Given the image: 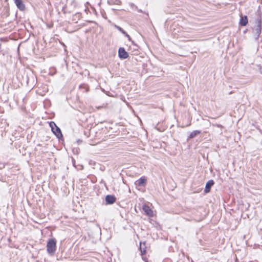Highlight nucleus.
I'll list each match as a JSON object with an SVG mask.
<instances>
[{"label":"nucleus","instance_id":"f257e3e1","mask_svg":"<svg viewBox=\"0 0 262 262\" xmlns=\"http://www.w3.org/2000/svg\"><path fill=\"white\" fill-rule=\"evenodd\" d=\"M56 242L54 239L49 240L47 245V251L49 254H53L56 250Z\"/></svg>","mask_w":262,"mask_h":262},{"label":"nucleus","instance_id":"f03ea898","mask_svg":"<svg viewBox=\"0 0 262 262\" xmlns=\"http://www.w3.org/2000/svg\"><path fill=\"white\" fill-rule=\"evenodd\" d=\"M50 126L51 128L53 133L58 138L60 139L62 137V135L60 129L56 125L54 122H51L50 123Z\"/></svg>","mask_w":262,"mask_h":262},{"label":"nucleus","instance_id":"7ed1b4c3","mask_svg":"<svg viewBox=\"0 0 262 262\" xmlns=\"http://www.w3.org/2000/svg\"><path fill=\"white\" fill-rule=\"evenodd\" d=\"M119 56L120 58L125 59L128 57V53L123 48H120L118 51Z\"/></svg>","mask_w":262,"mask_h":262},{"label":"nucleus","instance_id":"20e7f679","mask_svg":"<svg viewBox=\"0 0 262 262\" xmlns=\"http://www.w3.org/2000/svg\"><path fill=\"white\" fill-rule=\"evenodd\" d=\"M15 4L17 6V8L21 11H23L25 9V6L23 4L22 0H14Z\"/></svg>","mask_w":262,"mask_h":262},{"label":"nucleus","instance_id":"39448f33","mask_svg":"<svg viewBox=\"0 0 262 262\" xmlns=\"http://www.w3.org/2000/svg\"><path fill=\"white\" fill-rule=\"evenodd\" d=\"M143 210H144L146 215L149 216H151L153 215V211L148 206H146L145 205H143Z\"/></svg>","mask_w":262,"mask_h":262},{"label":"nucleus","instance_id":"423d86ee","mask_svg":"<svg viewBox=\"0 0 262 262\" xmlns=\"http://www.w3.org/2000/svg\"><path fill=\"white\" fill-rule=\"evenodd\" d=\"M214 184V182L213 180L209 181L206 184L205 188L204 191L205 193H208L210 191L211 187Z\"/></svg>","mask_w":262,"mask_h":262},{"label":"nucleus","instance_id":"0eeeda50","mask_svg":"<svg viewBox=\"0 0 262 262\" xmlns=\"http://www.w3.org/2000/svg\"><path fill=\"white\" fill-rule=\"evenodd\" d=\"M147 180L144 177L141 178L138 180L136 181L135 184L138 186H145Z\"/></svg>","mask_w":262,"mask_h":262},{"label":"nucleus","instance_id":"6e6552de","mask_svg":"<svg viewBox=\"0 0 262 262\" xmlns=\"http://www.w3.org/2000/svg\"><path fill=\"white\" fill-rule=\"evenodd\" d=\"M105 201L108 204H113L115 202V198L112 195H107Z\"/></svg>","mask_w":262,"mask_h":262},{"label":"nucleus","instance_id":"1a4fd4ad","mask_svg":"<svg viewBox=\"0 0 262 262\" xmlns=\"http://www.w3.org/2000/svg\"><path fill=\"white\" fill-rule=\"evenodd\" d=\"M240 25L243 26H246L248 23V18L246 16L242 17L240 19Z\"/></svg>","mask_w":262,"mask_h":262},{"label":"nucleus","instance_id":"9d476101","mask_svg":"<svg viewBox=\"0 0 262 262\" xmlns=\"http://www.w3.org/2000/svg\"><path fill=\"white\" fill-rule=\"evenodd\" d=\"M200 133V132L198 130H194V131H193L190 134V136L189 137V138H193L194 137H195L196 135H198V134H199Z\"/></svg>","mask_w":262,"mask_h":262},{"label":"nucleus","instance_id":"9b49d317","mask_svg":"<svg viewBox=\"0 0 262 262\" xmlns=\"http://www.w3.org/2000/svg\"><path fill=\"white\" fill-rule=\"evenodd\" d=\"M140 249L141 253L142 255L145 254L146 250L144 248H142L141 243H140Z\"/></svg>","mask_w":262,"mask_h":262},{"label":"nucleus","instance_id":"f8f14e48","mask_svg":"<svg viewBox=\"0 0 262 262\" xmlns=\"http://www.w3.org/2000/svg\"><path fill=\"white\" fill-rule=\"evenodd\" d=\"M121 32H122L126 36H127L129 40L130 39V38L129 36L123 30H122V31H121Z\"/></svg>","mask_w":262,"mask_h":262},{"label":"nucleus","instance_id":"ddd939ff","mask_svg":"<svg viewBox=\"0 0 262 262\" xmlns=\"http://www.w3.org/2000/svg\"><path fill=\"white\" fill-rule=\"evenodd\" d=\"M116 28L118 29V30L119 31H120V32H121V31H122V30H123V29H122L121 27H119V26H116Z\"/></svg>","mask_w":262,"mask_h":262},{"label":"nucleus","instance_id":"4468645a","mask_svg":"<svg viewBox=\"0 0 262 262\" xmlns=\"http://www.w3.org/2000/svg\"><path fill=\"white\" fill-rule=\"evenodd\" d=\"M260 32V28H258V29H257V33H259Z\"/></svg>","mask_w":262,"mask_h":262}]
</instances>
